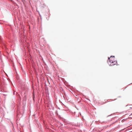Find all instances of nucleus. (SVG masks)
<instances>
[{
  "mask_svg": "<svg viewBox=\"0 0 132 132\" xmlns=\"http://www.w3.org/2000/svg\"><path fill=\"white\" fill-rule=\"evenodd\" d=\"M108 62L109 64L111 66L115 65L117 63V61L115 60L114 56H111L109 58Z\"/></svg>",
  "mask_w": 132,
  "mask_h": 132,
  "instance_id": "f257e3e1",
  "label": "nucleus"
}]
</instances>
